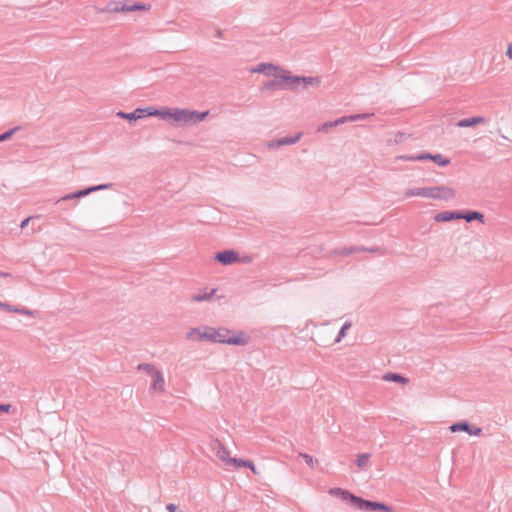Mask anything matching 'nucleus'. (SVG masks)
Here are the masks:
<instances>
[{"label": "nucleus", "instance_id": "1", "mask_svg": "<svg viewBox=\"0 0 512 512\" xmlns=\"http://www.w3.org/2000/svg\"><path fill=\"white\" fill-rule=\"evenodd\" d=\"M152 113L154 116H158L163 120H171L179 125L202 122L209 114L208 111L197 112L179 108H163L161 110L154 108Z\"/></svg>", "mask_w": 512, "mask_h": 512}, {"label": "nucleus", "instance_id": "2", "mask_svg": "<svg viewBox=\"0 0 512 512\" xmlns=\"http://www.w3.org/2000/svg\"><path fill=\"white\" fill-rule=\"evenodd\" d=\"M329 493L333 496L340 497L343 501H348L352 506L362 511L392 512V508L384 503L363 499L341 488L330 489Z\"/></svg>", "mask_w": 512, "mask_h": 512}, {"label": "nucleus", "instance_id": "3", "mask_svg": "<svg viewBox=\"0 0 512 512\" xmlns=\"http://www.w3.org/2000/svg\"><path fill=\"white\" fill-rule=\"evenodd\" d=\"M230 333H232V331L223 327L219 329L205 327V334L203 335V337H206V340H209L214 343H223L238 346H244L248 343L249 337L246 336L245 333L238 332L236 336L229 337Z\"/></svg>", "mask_w": 512, "mask_h": 512}, {"label": "nucleus", "instance_id": "4", "mask_svg": "<svg viewBox=\"0 0 512 512\" xmlns=\"http://www.w3.org/2000/svg\"><path fill=\"white\" fill-rule=\"evenodd\" d=\"M405 197L421 196L439 200H449L455 197V191L446 186L423 187L407 189L404 192Z\"/></svg>", "mask_w": 512, "mask_h": 512}, {"label": "nucleus", "instance_id": "5", "mask_svg": "<svg viewBox=\"0 0 512 512\" xmlns=\"http://www.w3.org/2000/svg\"><path fill=\"white\" fill-rule=\"evenodd\" d=\"M280 78L282 81L281 89L297 90L300 87L304 89L308 85H318L320 83L317 77L293 76L283 69L280 70Z\"/></svg>", "mask_w": 512, "mask_h": 512}, {"label": "nucleus", "instance_id": "6", "mask_svg": "<svg viewBox=\"0 0 512 512\" xmlns=\"http://www.w3.org/2000/svg\"><path fill=\"white\" fill-rule=\"evenodd\" d=\"M113 187V183H107V184H100L95 186H90L85 189H81L78 191H75L73 193L67 194L60 199L56 201V204H59L64 201L73 200V199H80L82 197H85L93 192L100 191V190H106Z\"/></svg>", "mask_w": 512, "mask_h": 512}, {"label": "nucleus", "instance_id": "7", "mask_svg": "<svg viewBox=\"0 0 512 512\" xmlns=\"http://www.w3.org/2000/svg\"><path fill=\"white\" fill-rule=\"evenodd\" d=\"M154 110V108L152 107H148V108H137L135 109L133 112L131 113H126V112H123V111H119L117 112V116L122 118V119H126L128 121H136L138 119H142V118H145L147 116H154V114L152 113Z\"/></svg>", "mask_w": 512, "mask_h": 512}, {"label": "nucleus", "instance_id": "8", "mask_svg": "<svg viewBox=\"0 0 512 512\" xmlns=\"http://www.w3.org/2000/svg\"><path fill=\"white\" fill-rule=\"evenodd\" d=\"M449 430L452 433L463 431V432L468 433L469 435H475V436H479L482 433V429L480 427L473 426L466 420L453 423L449 427Z\"/></svg>", "mask_w": 512, "mask_h": 512}, {"label": "nucleus", "instance_id": "9", "mask_svg": "<svg viewBox=\"0 0 512 512\" xmlns=\"http://www.w3.org/2000/svg\"><path fill=\"white\" fill-rule=\"evenodd\" d=\"M215 260L222 265H231L239 261V254L234 250H224L216 253Z\"/></svg>", "mask_w": 512, "mask_h": 512}, {"label": "nucleus", "instance_id": "10", "mask_svg": "<svg viewBox=\"0 0 512 512\" xmlns=\"http://www.w3.org/2000/svg\"><path fill=\"white\" fill-rule=\"evenodd\" d=\"M461 216H462L461 210L442 211V212L437 213L434 216V221H436V222H449V221H452V220H459V219H461L460 218Z\"/></svg>", "mask_w": 512, "mask_h": 512}, {"label": "nucleus", "instance_id": "11", "mask_svg": "<svg viewBox=\"0 0 512 512\" xmlns=\"http://www.w3.org/2000/svg\"><path fill=\"white\" fill-rule=\"evenodd\" d=\"M280 68L274 66L271 63H260L256 68H253L251 71L254 73H263L267 76H273V74H277L280 72Z\"/></svg>", "mask_w": 512, "mask_h": 512}, {"label": "nucleus", "instance_id": "12", "mask_svg": "<svg viewBox=\"0 0 512 512\" xmlns=\"http://www.w3.org/2000/svg\"><path fill=\"white\" fill-rule=\"evenodd\" d=\"M301 138V133H298L296 136L293 137H283L280 139H277L275 141H272L268 144L269 148H279L284 145H292L297 143Z\"/></svg>", "mask_w": 512, "mask_h": 512}, {"label": "nucleus", "instance_id": "13", "mask_svg": "<svg viewBox=\"0 0 512 512\" xmlns=\"http://www.w3.org/2000/svg\"><path fill=\"white\" fill-rule=\"evenodd\" d=\"M153 382L151 384V389L154 391L164 392L165 390V382L163 378V374L157 370L156 372H153L151 375Z\"/></svg>", "mask_w": 512, "mask_h": 512}, {"label": "nucleus", "instance_id": "14", "mask_svg": "<svg viewBox=\"0 0 512 512\" xmlns=\"http://www.w3.org/2000/svg\"><path fill=\"white\" fill-rule=\"evenodd\" d=\"M124 2L122 1H110L106 4L105 7L103 8H99V7H95L96 11L98 13H118V12H123L120 7H121V4H123Z\"/></svg>", "mask_w": 512, "mask_h": 512}, {"label": "nucleus", "instance_id": "15", "mask_svg": "<svg viewBox=\"0 0 512 512\" xmlns=\"http://www.w3.org/2000/svg\"><path fill=\"white\" fill-rule=\"evenodd\" d=\"M485 121L486 120H485L484 117H482V116H475V117L465 118V119L459 120L456 123V126L457 127H461V128L472 127V126H475L477 124L485 123Z\"/></svg>", "mask_w": 512, "mask_h": 512}, {"label": "nucleus", "instance_id": "16", "mask_svg": "<svg viewBox=\"0 0 512 512\" xmlns=\"http://www.w3.org/2000/svg\"><path fill=\"white\" fill-rule=\"evenodd\" d=\"M461 214L462 216L460 218L466 220L467 222L477 220L481 223H484V215L479 211L464 210L461 211Z\"/></svg>", "mask_w": 512, "mask_h": 512}, {"label": "nucleus", "instance_id": "17", "mask_svg": "<svg viewBox=\"0 0 512 512\" xmlns=\"http://www.w3.org/2000/svg\"><path fill=\"white\" fill-rule=\"evenodd\" d=\"M150 4H144V3H134L132 5H129L128 3L124 2L121 4L120 9L123 12H134V11H147L150 9Z\"/></svg>", "mask_w": 512, "mask_h": 512}, {"label": "nucleus", "instance_id": "18", "mask_svg": "<svg viewBox=\"0 0 512 512\" xmlns=\"http://www.w3.org/2000/svg\"><path fill=\"white\" fill-rule=\"evenodd\" d=\"M273 77H274L273 80H269V81L264 83L263 88L265 90L281 89L282 81H281V78H280V72L277 73V74H273Z\"/></svg>", "mask_w": 512, "mask_h": 512}, {"label": "nucleus", "instance_id": "19", "mask_svg": "<svg viewBox=\"0 0 512 512\" xmlns=\"http://www.w3.org/2000/svg\"><path fill=\"white\" fill-rule=\"evenodd\" d=\"M383 379L385 381H391L395 383H401V384H407L409 380L402 376L401 374L394 373V372H388L383 376Z\"/></svg>", "mask_w": 512, "mask_h": 512}, {"label": "nucleus", "instance_id": "20", "mask_svg": "<svg viewBox=\"0 0 512 512\" xmlns=\"http://www.w3.org/2000/svg\"><path fill=\"white\" fill-rule=\"evenodd\" d=\"M205 330L202 332L199 328H192L186 335L187 339L192 341H204L206 337H203Z\"/></svg>", "mask_w": 512, "mask_h": 512}, {"label": "nucleus", "instance_id": "21", "mask_svg": "<svg viewBox=\"0 0 512 512\" xmlns=\"http://www.w3.org/2000/svg\"><path fill=\"white\" fill-rule=\"evenodd\" d=\"M378 249H367L364 247H349V248H342L341 250H338L337 253L341 255H350L352 253L361 252V251H369V252H375Z\"/></svg>", "mask_w": 512, "mask_h": 512}, {"label": "nucleus", "instance_id": "22", "mask_svg": "<svg viewBox=\"0 0 512 512\" xmlns=\"http://www.w3.org/2000/svg\"><path fill=\"white\" fill-rule=\"evenodd\" d=\"M371 454L369 453H363L357 455L356 464L359 468L365 469L369 466V460H370Z\"/></svg>", "mask_w": 512, "mask_h": 512}, {"label": "nucleus", "instance_id": "23", "mask_svg": "<svg viewBox=\"0 0 512 512\" xmlns=\"http://www.w3.org/2000/svg\"><path fill=\"white\" fill-rule=\"evenodd\" d=\"M216 292L215 289H212L209 293H199V294H195L191 297V300L192 301H195V302H201V301H206V300H210L212 295Z\"/></svg>", "mask_w": 512, "mask_h": 512}, {"label": "nucleus", "instance_id": "24", "mask_svg": "<svg viewBox=\"0 0 512 512\" xmlns=\"http://www.w3.org/2000/svg\"><path fill=\"white\" fill-rule=\"evenodd\" d=\"M216 457L220 459L222 462H224L226 465H229V460H232L233 458L229 456V451L226 449V447H222L221 450H219L216 454Z\"/></svg>", "mask_w": 512, "mask_h": 512}, {"label": "nucleus", "instance_id": "25", "mask_svg": "<svg viewBox=\"0 0 512 512\" xmlns=\"http://www.w3.org/2000/svg\"><path fill=\"white\" fill-rule=\"evenodd\" d=\"M229 465L236 467H249L252 466V461L233 458L232 460H229Z\"/></svg>", "mask_w": 512, "mask_h": 512}, {"label": "nucleus", "instance_id": "26", "mask_svg": "<svg viewBox=\"0 0 512 512\" xmlns=\"http://www.w3.org/2000/svg\"><path fill=\"white\" fill-rule=\"evenodd\" d=\"M432 161L439 166H447L450 164V159L443 157L441 154H434Z\"/></svg>", "mask_w": 512, "mask_h": 512}, {"label": "nucleus", "instance_id": "27", "mask_svg": "<svg viewBox=\"0 0 512 512\" xmlns=\"http://www.w3.org/2000/svg\"><path fill=\"white\" fill-rule=\"evenodd\" d=\"M19 129L20 127L16 126L0 134V142L10 139Z\"/></svg>", "mask_w": 512, "mask_h": 512}, {"label": "nucleus", "instance_id": "28", "mask_svg": "<svg viewBox=\"0 0 512 512\" xmlns=\"http://www.w3.org/2000/svg\"><path fill=\"white\" fill-rule=\"evenodd\" d=\"M209 446H210L211 451H212L214 454H216V453H217L219 450H221V449H222V447H223L222 443H221L218 439H216V438H212V439L210 440V444H209Z\"/></svg>", "mask_w": 512, "mask_h": 512}, {"label": "nucleus", "instance_id": "29", "mask_svg": "<svg viewBox=\"0 0 512 512\" xmlns=\"http://www.w3.org/2000/svg\"><path fill=\"white\" fill-rule=\"evenodd\" d=\"M299 457H301L305 463L310 466V467H314L316 464H318V461L313 459L312 456H310L309 454H306V453H300L299 454Z\"/></svg>", "mask_w": 512, "mask_h": 512}, {"label": "nucleus", "instance_id": "30", "mask_svg": "<svg viewBox=\"0 0 512 512\" xmlns=\"http://www.w3.org/2000/svg\"><path fill=\"white\" fill-rule=\"evenodd\" d=\"M351 327V322H345L343 324V326L341 327L339 333H338V336L336 338V342H340V340L345 337L347 331L350 329Z\"/></svg>", "mask_w": 512, "mask_h": 512}, {"label": "nucleus", "instance_id": "31", "mask_svg": "<svg viewBox=\"0 0 512 512\" xmlns=\"http://www.w3.org/2000/svg\"><path fill=\"white\" fill-rule=\"evenodd\" d=\"M138 369L146 371L150 376L153 374V372L157 371V369L153 365L147 363L139 364Z\"/></svg>", "mask_w": 512, "mask_h": 512}, {"label": "nucleus", "instance_id": "32", "mask_svg": "<svg viewBox=\"0 0 512 512\" xmlns=\"http://www.w3.org/2000/svg\"><path fill=\"white\" fill-rule=\"evenodd\" d=\"M13 313H18V314L27 315V316H34V311H32L26 307L19 308V307L14 306Z\"/></svg>", "mask_w": 512, "mask_h": 512}, {"label": "nucleus", "instance_id": "33", "mask_svg": "<svg viewBox=\"0 0 512 512\" xmlns=\"http://www.w3.org/2000/svg\"><path fill=\"white\" fill-rule=\"evenodd\" d=\"M372 116H373V114H369V113L350 115V121L365 120V119H369Z\"/></svg>", "mask_w": 512, "mask_h": 512}, {"label": "nucleus", "instance_id": "34", "mask_svg": "<svg viewBox=\"0 0 512 512\" xmlns=\"http://www.w3.org/2000/svg\"><path fill=\"white\" fill-rule=\"evenodd\" d=\"M348 121H350V116H343V117L335 120L334 122H326V125L338 126V125L344 124V123H346Z\"/></svg>", "mask_w": 512, "mask_h": 512}, {"label": "nucleus", "instance_id": "35", "mask_svg": "<svg viewBox=\"0 0 512 512\" xmlns=\"http://www.w3.org/2000/svg\"><path fill=\"white\" fill-rule=\"evenodd\" d=\"M433 155L434 154H430V153H421V154L415 155L414 159L418 160V161H423V160H428V159L432 160Z\"/></svg>", "mask_w": 512, "mask_h": 512}, {"label": "nucleus", "instance_id": "36", "mask_svg": "<svg viewBox=\"0 0 512 512\" xmlns=\"http://www.w3.org/2000/svg\"><path fill=\"white\" fill-rule=\"evenodd\" d=\"M0 308L9 313H13V310H14V306H12L8 303H5V302H1V301H0Z\"/></svg>", "mask_w": 512, "mask_h": 512}, {"label": "nucleus", "instance_id": "37", "mask_svg": "<svg viewBox=\"0 0 512 512\" xmlns=\"http://www.w3.org/2000/svg\"><path fill=\"white\" fill-rule=\"evenodd\" d=\"M166 509L169 511V512H182V510L179 509V507L175 504H168L166 506Z\"/></svg>", "mask_w": 512, "mask_h": 512}, {"label": "nucleus", "instance_id": "38", "mask_svg": "<svg viewBox=\"0 0 512 512\" xmlns=\"http://www.w3.org/2000/svg\"><path fill=\"white\" fill-rule=\"evenodd\" d=\"M11 409H12L11 404H0V412L9 413Z\"/></svg>", "mask_w": 512, "mask_h": 512}, {"label": "nucleus", "instance_id": "39", "mask_svg": "<svg viewBox=\"0 0 512 512\" xmlns=\"http://www.w3.org/2000/svg\"><path fill=\"white\" fill-rule=\"evenodd\" d=\"M414 157L415 156L404 155V156H400L399 159L406 160V161H416L414 159Z\"/></svg>", "mask_w": 512, "mask_h": 512}, {"label": "nucleus", "instance_id": "40", "mask_svg": "<svg viewBox=\"0 0 512 512\" xmlns=\"http://www.w3.org/2000/svg\"><path fill=\"white\" fill-rule=\"evenodd\" d=\"M506 55L509 57V58H512V43H510L507 47V50H506Z\"/></svg>", "mask_w": 512, "mask_h": 512}, {"label": "nucleus", "instance_id": "41", "mask_svg": "<svg viewBox=\"0 0 512 512\" xmlns=\"http://www.w3.org/2000/svg\"><path fill=\"white\" fill-rule=\"evenodd\" d=\"M30 220H31V217H28V218L24 219V220L21 222L20 227H21V228H25V227L28 225V223H29V221H30Z\"/></svg>", "mask_w": 512, "mask_h": 512}, {"label": "nucleus", "instance_id": "42", "mask_svg": "<svg viewBox=\"0 0 512 512\" xmlns=\"http://www.w3.org/2000/svg\"><path fill=\"white\" fill-rule=\"evenodd\" d=\"M248 468H250V469H251V471H252L255 475H258V474H259V472H258V470H257V468H256V466L254 465V463H253V462H252V466H249Z\"/></svg>", "mask_w": 512, "mask_h": 512}, {"label": "nucleus", "instance_id": "43", "mask_svg": "<svg viewBox=\"0 0 512 512\" xmlns=\"http://www.w3.org/2000/svg\"><path fill=\"white\" fill-rule=\"evenodd\" d=\"M9 276H11L10 273L0 271V277H9Z\"/></svg>", "mask_w": 512, "mask_h": 512}, {"label": "nucleus", "instance_id": "44", "mask_svg": "<svg viewBox=\"0 0 512 512\" xmlns=\"http://www.w3.org/2000/svg\"><path fill=\"white\" fill-rule=\"evenodd\" d=\"M222 35H223V34H222V31H221V30H217V32H216V36H217L218 38H222Z\"/></svg>", "mask_w": 512, "mask_h": 512}, {"label": "nucleus", "instance_id": "45", "mask_svg": "<svg viewBox=\"0 0 512 512\" xmlns=\"http://www.w3.org/2000/svg\"><path fill=\"white\" fill-rule=\"evenodd\" d=\"M330 126L329 125H326V123L323 124V129L325 128H329Z\"/></svg>", "mask_w": 512, "mask_h": 512}]
</instances>
